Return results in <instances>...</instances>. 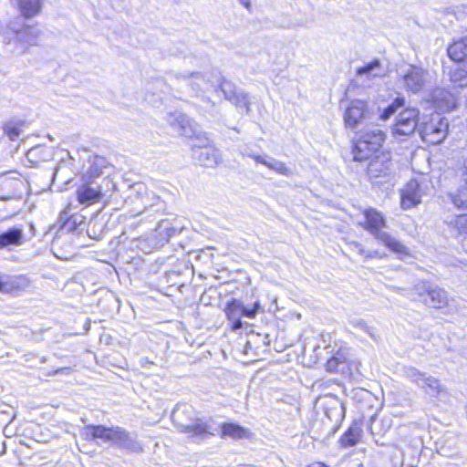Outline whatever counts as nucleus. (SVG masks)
I'll use <instances>...</instances> for the list:
<instances>
[{
    "label": "nucleus",
    "mask_w": 467,
    "mask_h": 467,
    "mask_svg": "<svg viewBox=\"0 0 467 467\" xmlns=\"http://www.w3.org/2000/svg\"><path fill=\"white\" fill-rule=\"evenodd\" d=\"M383 256H384V254H381L378 251H372V252L367 251L366 254H365L366 258H376V257L382 258Z\"/></svg>",
    "instance_id": "c03bdc74"
},
{
    "label": "nucleus",
    "mask_w": 467,
    "mask_h": 467,
    "mask_svg": "<svg viewBox=\"0 0 467 467\" xmlns=\"http://www.w3.org/2000/svg\"><path fill=\"white\" fill-rule=\"evenodd\" d=\"M164 222L161 223L158 226V231L160 232V234H162L163 231H166V236L167 238H170L171 236L174 235L177 230L174 227H163Z\"/></svg>",
    "instance_id": "79ce46f5"
},
{
    "label": "nucleus",
    "mask_w": 467,
    "mask_h": 467,
    "mask_svg": "<svg viewBox=\"0 0 467 467\" xmlns=\"http://www.w3.org/2000/svg\"><path fill=\"white\" fill-rule=\"evenodd\" d=\"M60 221H63L61 229L67 232H74L80 229L84 223V216L80 214H70V208L65 209L60 213Z\"/></svg>",
    "instance_id": "393cba45"
},
{
    "label": "nucleus",
    "mask_w": 467,
    "mask_h": 467,
    "mask_svg": "<svg viewBox=\"0 0 467 467\" xmlns=\"http://www.w3.org/2000/svg\"><path fill=\"white\" fill-rule=\"evenodd\" d=\"M167 121L182 136L196 138L197 140L203 137L198 124L182 112L170 113Z\"/></svg>",
    "instance_id": "6e6552de"
},
{
    "label": "nucleus",
    "mask_w": 467,
    "mask_h": 467,
    "mask_svg": "<svg viewBox=\"0 0 467 467\" xmlns=\"http://www.w3.org/2000/svg\"><path fill=\"white\" fill-rule=\"evenodd\" d=\"M449 123L445 118L433 114L430 119L419 125V132L427 143L436 145L443 141L448 134Z\"/></svg>",
    "instance_id": "423d86ee"
},
{
    "label": "nucleus",
    "mask_w": 467,
    "mask_h": 467,
    "mask_svg": "<svg viewBox=\"0 0 467 467\" xmlns=\"http://www.w3.org/2000/svg\"><path fill=\"white\" fill-rule=\"evenodd\" d=\"M108 161L102 156H94L89 160V167L87 171L83 174L82 180L94 181V179L99 177L103 170L107 167Z\"/></svg>",
    "instance_id": "a878e982"
},
{
    "label": "nucleus",
    "mask_w": 467,
    "mask_h": 467,
    "mask_svg": "<svg viewBox=\"0 0 467 467\" xmlns=\"http://www.w3.org/2000/svg\"><path fill=\"white\" fill-rule=\"evenodd\" d=\"M421 193L416 180H410L401 191V207L410 209L420 202Z\"/></svg>",
    "instance_id": "aec40b11"
},
{
    "label": "nucleus",
    "mask_w": 467,
    "mask_h": 467,
    "mask_svg": "<svg viewBox=\"0 0 467 467\" xmlns=\"http://www.w3.org/2000/svg\"><path fill=\"white\" fill-rule=\"evenodd\" d=\"M363 214L365 221L360 224L377 241L398 254H409L408 248L402 243L383 230L386 227V220L381 213L374 208H368L363 212Z\"/></svg>",
    "instance_id": "f257e3e1"
},
{
    "label": "nucleus",
    "mask_w": 467,
    "mask_h": 467,
    "mask_svg": "<svg viewBox=\"0 0 467 467\" xmlns=\"http://www.w3.org/2000/svg\"><path fill=\"white\" fill-rule=\"evenodd\" d=\"M140 363L142 368H147L150 365H153V362L150 361L148 358H141Z\"/></svg>",
    "instance_id": "49530a36"
},
{
    "label": "nucleus",
    "mask_w": 467,
    "mask_h": 467,
    "mask_svg": "<svg viewBox=\"0 0 467 467\" xmlns=\"http://www.w3.org/2000/svg\"><path fill=\"white\" fill-rule=\"evenodd\" d=\"M33 152H34V150H30L28 151L27 155H31V154H33Z\"/></svg>",
    "instance_id": "603ef678"
},
{
    "label": "nucleus",
    "mask_w": 467,
    "mask_h": 467,
    "mask_svg": "<svg viewBox=\"0 0 467 467\" xmlns=\"http://www.w3.org/2000/svg\"><path fill=\"white\" fill-rule=\"evenodd\" d=\"M199 144L192 147V155L197 161L204 167H214L221 161V154L217 149L210 145V140L205 136L198 140Z\"/></svg>",
    "instance_id": "9d476101"
},
{
    "label": "nucleus",
    "mask_w": 467,
    "mask_h": 467,
    "mask_svg": "<svg viewBox=\"0 0 467 467\" xmlns=\"http://www.w3.org/2000/svg\"><path fill=\"white\" fill-rule=\"evenodd\" d=\"M447 52L450 58L455 62H462L467 58V36L454 40Z\"/></svg>",
    "instance_id": "bb28decb"
},
{
    "label": "nucleus",
    "mask_w": 467,
    "mask_h": 467,
    "mask_svg": "<svg viewBox=\"0 0 467 467\" xmlns=\"http://www.w3.org/2000/svg\"><path fill=\"white\" fill-rule=\"evenodd\" d=\"M25 234L22 227L14 226L0 234V250L11 251L25 243Z\"/></svg>",
    "instance_id": "6ab92c4d"
},
{
    "label": "nucleus",
    "mask_w": 467,
    "mask_h": 467,
    "mask_svg": "<svg viewBox=\"0 0 467 467\" xmlns=\"http://www.w3.org/2000/svg\"><path fill=\"white\" fill-rule=\"evenodd\" d=\"M308 467H328V466H327L323 462H317L311 463Z\"/></svg>",
    "instance_id": "8fccbe9b"
},
{
    "label": "nucleus",
    "mask_w": 467,
    "mask_h": 467,
    "mask_svg": "<svg viewBox=\"0 0 467 467\" xmlns=\"http://www.w3.org/2000/svg\"><path fill=\"white\" fill-rule=\"evenodd\" d=\"M261 309L259 301L254 302L253 307L249 308L244 306L242 301L232 299L227 303L224 312L228 320L232 322V330L236 331L243 327L242 317L254 318Z\"/></svg>",
    "instance_id": "0eeeda50"
},
{
    "label": "nucleus",
    "mask_w": 467,
    "mask_h": 467,
    "mask_svg": "<svg viewBox=\"0 0 467 467\" xmlns=\"http://www.w3.org/2000/svg\"><path fill=\"white\" fill-rule=\"evenodd\" d=\"M190 78V85L197 95L209 85L202 73H192Z\"/></svg>",
    "instance_id": "e433bc0d"
},
{
    "label": "nucleus",
    "mask_w": 467,
    "mask_h": 467,
    "mask_svg": "<svg viewBox=\"0 0 467 467\" xmlns=\"http://www.w3.org/2000/svg\"><path fill=\"white\" fill-rule=\"evenodd\" d=\"M249 158L255 161L256 163L263 164L269 168L270 170L285 175L289 176L291 174V171L285 166V164L278 160H275L272 157H269L267 155L262 156L258 154H247Z\"/></svg>",
    "instance_id": "5701e85b"
},
{
    "label": "nucleus",
    "mask_w": 467,
    "mask_h": 467,
    "mask_svg": "<svg viewBox=\"0 0 467 467\" xmlns=\"http://www.w3.org/2000/svg\"><path fill=\"white\" fill-rule=\"evenodd\" d=\"M418 117L419 110L415 108L402 110L397 118L393 133L405 136L412 134L417 128L419 129Z\"/></svg>",
    "instance_id": "ddd939ff"
},
{
    "label": "nucleus",
    "mask_w": 467,
    "mask_h": 467,
    "mask_svg": "<svg viewBox=\"0 0 467 467\" xmlns=\"http://www.w3.org/2000/svg\"><path fill=\"white\" fill-rule=\"evenodd\" d=\"M21 14L26 17L37 15L41 8V0H16Z\"/></svg>",
    "instance_id": "c756f323"
},
{
    "label": "nucleus",
    "mask_w": 467,
    "mask_h": 467,
    "mask_svg": "<svg viewBox=\"0 0 467 467\" xmlns=\"http://www.w3.org/2000/svg\"><path fill=\"white\" fill-rule=\"evenodd\" d=\"M185 410L181 411L180 408H176L172 412L171 418L181 432L189 434L191 437L199 440H204L210 436L219 433L220 428L213 426L212 421H203L202 420H192L189 423L182 421V414Z\"/></svg>",
    "instance_id": "7ed1b4c3"
},
{
    "label": "nucleus",
    "mask_w": 467,
    "mask_h": 467,
    "mask_svg": "<svg viewBox=\"0 0 467 467\" xmlns=\"http://www.w3.org/2000/svg\"><path fill=\"white\" fill-rule=\"evenodd\" d=\"M351 326L354 328L359 329L365 333H367L371 338H376L375 329L367 325L365 320L363 319H353L350 321Z\"/></svg>",
    "instance_id": "ea45409f"
},
{
    "label": "nucleus",
    "mask_w": 467,
    "mask_h": 467,
    "mask_svg": "<svg viewBox=\"0 0 467 467\" xmlns=\"http://www.w3.org/2000/svg\"><path fill=\"white\" fill-rule=\"evenodd\" d=\"M241 154L243 156H246V157H249L247 154H254L251 150H249L248 149H243L241 150Z\"/></svg>",
    "instance_id": "3c124183"
},
{
    "label": "nucleus",
    "mask_w": 467,
    "mask_h": 467,
    "mask_svg": "<svg viewBox=\"0 0 467 467\" xmlns=\"http://www.w3.org/2000/svg\"><path fill=\"white\" fill-rule=\"evenodd\" d=\"M431 101L440 110L449 111L456 107V98L445 88H436L430 94Z\"/></svg>",
    "instance_id": "a211bd4d"
},
{
    "label": "nucleus",
    "mask_w": 467,
    "mask_h": 467,
    "mask_svg": "<svg viewBox=\"0 0 467 467\" xmlns=\"http://www.w3.org/2000/svg\"><path fill=\"white\" fill-rule=\"evenodd\" d=\"M250 432L248 430L234 423H224L221 427V437H230L234 440L247 438Z\"/></svg>",
    "instance_id": "cd10ccee"
},
{
    "label": "nucleus",
    "mask_w": 467,
    "mask_h": 467,
    "mask_svg": "<svg viewBox=\"0 0 467 467\" xmlns=\"http://www.w3.org/2000/svg\"><path fill=\"white\" fill-rule=\"evenodd\" d=\"M446 223L460 234H467V213L456 215L451 220H446Z\"/></svg>",
    "instance_id": "f704fd0d"
},
{
    "label": "nucleus",
    "mask_w": 467,
    "mask_h": 467,
    "mask_svg": "<svg viewBox=\"0 0 467 467\" xmlns=\"http://www.w3.org/2000/svg\"><path fill=\"white\" fill-rule=\"evenodd\" d=\"M405 99L404 98L398 97L396 98L391 104H389L387 108H385L379 115V119L381 120H388L392 115H394L397 110L402 107H404Z\"/></svg>",
    "instance_id": "72a5a7b5"
},
{
    "label": "nucleus",
    "mask_w": 467,
    "mask_h": 467,
    "mask_svg": "<svg viewBox=\"0 0 467 467\" xmlns=\"http://www.w3.org/2000/svg\"><path fill=\"white\" fill-rule=\"evenodd\" d=\"M59 373L68 375L71 373V368H60L53 372L54 375L59 374Z\"/></svg>",
    "instance_id": "a18cd8bd"
},
{
    "label": "nucleus",
    "mask_w": 467,
    "mask_h": 467,
    "mask_svg": "<svg viewBox=\"0 0 467 467\" xmlns=\"http://www.w3.org/2000/svg\"><path fill=\"white\" fill-rule=\"evenodd\" d=\"M25 188L26 183L16 171L0 175V200L7 201L20 197Z\"/></svg>",
    "instance_id": "1a4fd4ad"
},
{
    "label": "nucleus",
    "mask_w": 467,
    "mask_h": 467,
    "mask_svg": "<svg viewBox=\"0 0 467 467\" xmlns=\"http://www.w3.org/2000/svg\"><path fill=\"white\" fill-rule=\"evenodd\" d=\"M450 196L455 207L458 209H467V184L462 185Z\"/></svg>",
    "instance_id": "473e14b6"
},
{
    "label": "nucleus",
    "mask_w": 467,
    "mask_h": 467,
    "mask_svg": "<svg viewBox=\"0 0 467 467\" xmlns=\"http://www.w3.org/2000/svg\"><path fill=\"white\" fill-rule=\"evenodd\" d=\"M239 3L244 5L248 11L252 9L251 0H238Z\"/></svg>",
    "instance_id": "de8ad7c7"
},
{
    "label": "nucleus",
    "mask_w": 467,
    "mask_h": 467,
    "mask_svg": "<svg viewBox=\"0 0 467 467\" xmlns=\"http://www.w3.org/2000/svg\"><path fill=\"white\" fill-rule=\"evenodd\" d=\"M114 445L132 452H141L143 450L142 445L120 427H119Z\"/></svg>",
    "instance_id": "b1692460"
},
{
    "label": "nucleus",
    "mask_w": 467,
    "mask_h": 467,
    "mask_svg": "<svg viewBox=\"0 0 467 467\" xmlns=\"http://www.w3.org/2000/svg\"><path fill=\"white\" fill-rule=\"evenodd\" d=\"M431 285H432L427 281H420L415 284L412 290L417 297H413V299L423 301L424 298H427Z\"/></svg>",
    "instance_id": "4c0bfd02"
},
{
    "label": "nucleus",
    "mask_w": 467,
    "mask_h": 467,
    "mask_svg": "<svg viewBox=\"0 0 467 467\" xmlns=\"http://www.w3.org/2000/svg\"><path fill=\"white\" fill-rule=\"evenodd\" d=\"M450 80L459 87L467 86V63L458 64L450 71Z\"/></svg>",
    "instance_id": "2f4dec72"
},
{
    "label": "nucleus",
    "mask_w": 467,
    "mask_h": 467,
    "mask_svg": "<svg viewBox=\"0 0 467 467\" xmlns=\"http://www.w3.org/2000/svg\"><path fill=\"white\" fill-rule=\"evenodd\" d=\"M357 73L359 76L367 75L368 77L372 78H380L385 75L384 68L378 59H375L368 63L366 66L358 68Z\"/></svg>",
    "instance_id": "7c9ffc66"
},
{
    "label": "nucleus",
    "mask_w": 467,
    "mask_h": 467,
    "mask_svg": "<svg viewBox=\"0 0 467 467\" xmlns=\"http://www.w3.org/2000/svg\"><path fill=\"white\" fill-rule=\"evenodd\" d=\"M83 183L77 190V198L81 204L90 205L101 198V189L93 181L82 180Z\"/></svg>",
    "instance_id": "f3484780"
},
{
    "label": "nucleus",
    "mask_w": 467,
    "mask_h": 467,
    "mask_svg": "<svg viewBox=\"0 0 467 467\" xmlns=\"http://www.w3.org/2000/svg\"><path fill=\"white\" fill-rule=\"evenodd\" d=\"M145 192L146 188L144 184L140 182L134 183L129 187L130 193L125 198V202L128 204H132L135 202V199H142Z\"/></svg>",
    "instance_id": "c9c22d12"
},
{
    "label": "nucleus",
    "mask_w": 467,
    "mask_h": 467,
    "mask_svg": "<svg viewBox=\"0 0 467 467\" xmlns=\"http://www.w3.org/2000/svg\"><path fill=\"white\" fill-rule=\"evenodd\" d=\"M30 285V280L26 275L8 277L3 281L2 292L17 296Z\"/></svg>",
    "instance_id": "412c9836"
},
{
    "label": "nucleus",
    "mask_w": 467,
    "mask_h": 467,
    "mask_svg": "<svg viewBox=\"0 0 467 467\" xmlns=\"http://www.w3.org/2000/svg\"><path fill=\"white\" fill-rule=\"evenodd\" d=\"M4 130L11 140H16L22 133V125L9 122L5 125Z\"/></svg>",
    "instance_id": "58836bf2"
},
{
    "label": "nucleus",
    "mask_w": 467,
    "mask_h": 467,
    "mask_svg": "<svg viewBox=\"0 0 467 467\" xmlns=\"http://www.w3.org/2000/svg\"><path fill=\"white\" fill-rule=\"evenodd\" d=\"M344 365V358L341 357H332L327 361L326 368L329 372H337L340 370V366Z\"/></svg>",
    "instance_id": "a19ab883"
},
{
    "label": "nucleus",
    "mask_w": 467,
    "mask_h": 467,
    "mask_svg": "<svg viewBox=\"0 0 467 467\" xmlns=\"http://www.w3.org/2000/svg\"><path fill=\"white\" fill-rule=\"evenodd\" d=\"M385 140V133L379 129L366 130L359 136L353 148L354 160L363 161L378 152Z\"/></svg>",
    "instance_id": "f03ea898"
},
{
    "label": "nucleus",
    "mask_w": 467,
    "mask_h": 467,
    "mask_svg": "<svg viewBox=\"0 0 467 467\" xmlns=\"http://www.w3.org/2000/svg\"><path fill=\"white\" fill-rule=\"evenodd\" d=\"M2 285H3V281L0 280V292H2Z\"/></svg>",
    "instance_id": "864d4df0"
},
{
    "label": "nucleus",
    "mask_w": 467,
    "mask_h": 467,
    "mask_svg": "<svg viewBox=\"0 0 467 467\" xmlns=\"http://www.w3.org/2000/svg\"><path fill=\"white\" fill-rule=\"evenodd\" d=\"M399 80L406 92L419 94L429 83L430 74L422 67L408 65L399 71Z\"/></svg>",
    "instance_id": "20e7f679"
},
{
    "label": "nucleus",
    "mask_w": 467,
    "mask_h": 467,
    "mask_svg": "<svg viewBox=\"0 0 467 467\" xmlns=\"http://www.w3.org/2000/svg\"><path fill=\"white\" fill-rule=\"evenodd\" d=\"M402 376L430 396L438 397L443 390V387L437 378L415 367H404Z\"/></svg>",
    "instance_id": "39448f33"
},
{
    "label": "nucleus",
    "mask_w": 467,
    "mask_h": 467,
    "mask_svg": "<svg viewBox=\"0 0 467 467\" xmlns=\"http://www.w3.org/2000/svg\"><path fill=\"white\" fill-rule=\"evenodd\" d=\"M368 119H370V111L368 104L360 99L352 100L344 113V122L348 129H356Z\"/></svg>",
    "instance_id": "f8f14e48"
},
{
    "label": "nucleus",
    "mask_w": 467,
    "mask_h": 467,
    "mask_svg": "<svg viewBox=\"0 0 467 467\" xmlns=\"http://www.w3.org/2000/svg\"><path fill=\"white\" fill-rule=\"evenodd\" d=\"M423 302L430 307L441 309L449 305V296L444 289L432 285Z\"/></svg>",
    "instance_id": "4be33fe9"
},
{
    "label": "nucleus",
    "mask_w": 467,
    "mask_h": 467,
    "mask_svg": "<svg viewBox=\"0 0 467 467\" xmlns=\"http://www.w3.org/2000/svg\"><path fill=\"white\" fill-rule=\"evenodd\" d=\"M350 246L353 247L355 250H357V252L360 254V255H363L365 256L366 254V250L364 249V247L358 242H352L350 244Z\"/></svg>",
    "instance_id": "37998d69"
},
{
    "label": "nucleus",
    "mask_w": 467,
    "mask_h": 467,
    "mask_svg": "<svg viewBox=\"0 0 467 467\" xmlns=\"http://www.w3.org/2000/svg\"><path fill=\"white\" fill-rule=\"evenodd\" d=\"M367 171L371 179H385L393 174L394 164L389 154L382 152L370 161Z\"/></svg>",
    "instance_id": "4468645a"
},
{
    "label": "nucleus",
    "mask_w": 467,
    "mask_h": 467,
    "mask_svg": "<svg viewBox=\"0 0 467 467\" xmlns=\"http://www.w3.org/2000/svg\"><path fill=\"white\" fill-rule=\"evenodd\" d=\"M16 36L17 52L24 53L29 47L36 46L40 34L37 27L26 26L21 29L16 30L12 27Z\"/></svg>",
    "instance_id": "dca6fc26"
},
{
    "label": "nucleus",
    "mask_w": 467,
    "mask_h": 467,
    "mask_svg": "<svg viewBox=\"0 0 467 467\" xmlns=\"http://www.w3.org/2000/svg\"><path fill=\"white\" fill-rule=\"evenodd\" d=\"M219 88L223 94L224 99L234 104L240 112L250 113L251 102L247 93L237 89L234 83L226 79H223L220 82Z\"/></svg>",
    "instance_id": "9b49d317"
},
{
    "label": "nucleus",
    "mask_w": 467,
    "mask_h": 467,
    "mask_svg": "<svg viewBox=\"0 0 467 467\" xmlns=\"http://www.w3.org/2000/svg\"><path fill=\"white\" fill-rule=\"evenodd\" d=\"M361 434V426L358 423H353L340 438L341 445L343 447H351L356 445L359 441Z\"/></svg>",
    "instance_id": "c85d7f7f"
},
{
    "label": "nucleus",
    "mask_w": 467,
    "mask_h": 467,
    "mask_svg": "<svg viewBox=\"0 0 467 467\" xmlns=\"http://www.w3.org/2000/svg\"><path fill=\"white\" fill-rule=\"evenodd\" d=\"M462 177L465 182V184H467V158L465 159L464 163H463Z\"/></svg>",
    "instance_id": "09e8293b"
},
{
    "label": "nucleus",
    "mask_w": 467,
    "mask_h": 467,
    "mask_svg": "<svg viewBox=\"0 0 467 467\" xmlns=\"http://www.w3.org/2000/svg\"><path fill=\"white\" fill-rule=\"evenodd\" d=\"M119 427L108 428L102 425H87L79 431L80 436L86 441L100 439L114 445Z\"/></svg>",
    "instance_id": "2eb2a0df"
}]
</instances>
